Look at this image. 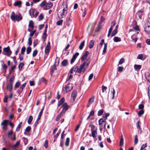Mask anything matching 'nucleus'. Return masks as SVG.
<instances>
[{"label":"nucleus","mask_w":150,"mask_h":150,"mask_svg":"<svg viewBox=\"0 0 150 150\" xmlns=\"http://www.w3.org/2000/svg\"><path fill=\"white\" fill-rule=\"evenodd\" d=\"M86 62H84L81 64L79 68L78 67V73L83 74L86 71V68H87L90 63V58L86 59Z\"/></svg>","instance_id":"1"},{"label":"nucleus","mask_w":150,"mask_h":150,"mask_svg":"<svg viewBox=\"0 0 150 150\" xmlns=\"http://www.w3.org/2000/svg\"><path fill=\"white\" fill-rule=\"evenodd\" d=\"M63 8L58 13V17L60 18L64 17L67 14V6L66 4L63 5Z\"/></svg>","instance_id":"2"},{"label":"nucleus","mask_w":150,"mask_h":150,"mask_svg":"<svg viewBox=\"0 0 150 150\" xmlns=\"http://www.w3.org/2000/svg\"><path fill=\"white\" fill-rule=\"evenodd\" d=\"M11 18L12 21H14L16 20L19 21L22 19V17L21 14L16 15L14 11H12L11 16Z\"/></svg>","instance_id":"3"},{"label":"nucleus","mask_w":150,"mask_h":150,"mask_svg":"<svg viewBox=\"0 0 150 150\" xmlns=\"http://www.w3.org/2000/svg\"><path fill=\"white\" fill-rule=\"evenodd\" d=\"M144 30L146 34L149 35H150V18H149L148 19L145 24Z\"/></svg>","instance_id":"4"},{"label":"nucleus","mask_w":150,"mask_h":150,"mask_svg":"<svg viewBox=\"0 0 150 150\" xmlns=\"http://www.w3.org/2000/svg\"><path fill=\"white\" fill-rule=\"evenodd\" d=\"M2 53L4 55L10 57L12 53V51L10 49V47L8 46L7 47L4 48Z\"/></svg>","instance_id":"5"},{"label":"nucleus","mask_w":150,"mask_h":150,"mask_svg":"<svg viewBox=\"0 0 150 150\" xmlns=\"http://www.w3.org/2000/svg\"><path fill=\"white\" fill-rule=\"evenodd\" d=\"M59 58L57 57L55 60V62L54 64L53 65L51 71V75H52L53 73L54 72V71L55 70L57 69L56 67L57 66V65H58V64H59Z\"/></svg>","instance_id":"6"},{"label":"nucleus","mask_w":150,"mask_h":150,"mask_svg":"<svg viewBox=\"0 0 150 150\" xmlns=\"http://www.w3.org/2000/svg\"><path fill=\"white\" fill-rule=\"evenodd\" d=\"M73 86L71 83L68 84L65 87V90H64L65 93H67L71 91L73 88Z\"/></svg>","instance_id":"7"},{"label":"nucleus","mask_w":150,"mask_h":150,"mask_svg":"<svg viewBox=\"0 0 150 150\" xmlns=\"http://www.w3.org/2000/svg\"><path fill=\"white\" fill-rule=\"evenodd\" d=\"M29 14L32 18L33 17H35L36 18L38 14V12L36 10L33 9L32 11V15L31 12L30 10L29 11Z\"/></svg>","instance_id":"8"},{"label":"nucleus","mask_w":150,"mask_h":150,"mask_svg":"<svg viewBox=\"0 0 150 150\" xmlns=\"http://www.w3.org/2000/svg\"><path fill=\"white\" fill-rule=\"evenodd\" d=\"M69 107V106L67 105L66 103H64L62 106V108H63L61 112L63 114H64Z\"/></svg>","instance_id":"9"},{"label":"nucleus","mask_w":150,"mask_h":150,"mask_svg":"<svg viewBox=\"0 0 150 150\" xmlns=\"http://www.w3.org/2000/svg\"><path fill=\"white\" fill-rule=\"evenodd\" d=\"M8 121V120H4L1 123V125H2V129L4 130H6L7 129V125Z\"/></svg>","instance_id":"10"},{"label":"nucleus","mask_w":150,"mask_h":150,"mask_svg":"<svg viewBox=\"0 0 150 150\" xmlns=\"http://www.w3.org/2000/svg\"><path fill=\"white\" fill-rule=\"evenodd\" d=\"M50 49V42H48L45 48V53L46 54H48L49 52Z\"/></svg>","instance_id":"11"},{"label":"nucleus","mask_w":150,"mask_h":150,"mask_svg":"<svg viewBox=\"0 0 150 150\" xmlns=\"http://www.w3.org/2000/svg\"><path fill=\"white\" fill-rule=\"evenodd\" d=\"M79 54L78 52H76L75 54L73 56L72 58L70 63L71 64H72L74 62L75 60H76L77 57L79 55Z\"/></svg>","instance_id":"12"},{"label":"nucleus","mask_w":150,"mask_h":150,"mask_svg":"<svg viewBox=\"0 0 150 150\" xmlns=\"http://www.w3.org/2000/svg\"><path fill=\"white\" fill-rule=\"evenodd\" d=\"M76 96V90H74L72 92L71 95V98H72L73 102L75 100Z\"/></svg>","instance_id":"13"},{"label":"nucleus","mask_w":150,"mask_h":150,"mask_svg":"<svg viewBox=\"0 0 150 150\" xmlns=\"http://www.w3.org/2000/svg\"><path fill=\"white\" fill-rule=\"evenodd\" d=\"M6 89L10 92L13 89V83H10L8 84L6 86Z\"/></svg>","instance_id":"14"},{"label":"nucleus","mask_w":150,"mask_h":150,"mask_svg":"<svg viewBox=\"0 0 150 150\" xmlns=\"http://www.w3.org/2000/svg\"><path fill=\"white\" fill-rule=\"evenodd\" d=\"M91 131V135L93 137L94 139H95L97 136V132L96 130H93Z\"/></svg>","instance_id":"15"},{"label":"nucleus","mask_w":150,"mask_h":150,"mask_svg":"<svg viewBox=\"0 0 150 150\" xmlns=\"http://www.w3.org/2000/svg\"><path fill=\"white\" fill-rule=\"evenodd\" d=\"M89 52L88 51H86L85 52L82 57L81 58V60L82 61H83L85 59L87 56Z\"/></svg>","instance_id":"16"},{"label":"nucleus","mask_w":150,"mask_h":150,"mask_svg":"<svg viewBox=\"0 0 150 150\" xmlns=\"http://www.w3.org/2000/svg\"><path fill=\"white\" fill-rule=\"evenodd\" d=\"M145 77L147 79V81L150 83V74L149 72H147L145 73Z\"/></svg>","instance_id":"17"},{"label":"nucleus","mask_w":150,"mask_h":150,"mask_svg":"<svg viewBox=\"0 0 150 150\" xmlns=\"http://www.w3.org/2000/svg\"><path fill=\"white\" fill-rule=\"evenodd\" d=\"M52 6V4L51 2H49L46 5V9H49L51 8Z\"/></svg>","instance_id":"18"},{"label":"nucleus","mask_w":150,"mask_h":150,"mask_svg":"<svg viewBox=\"0 0 150 150\" xmlns=\"http://www.w3.org/2000/svg\"><path fill=\"white\" fill-rule=\"evenodd\" d=\"M21 1H17L15 2L14 5L16 6H18L19 7H21Z\"/></svg>","instance_id":"19"},{"label":"nucleus","mask_w":150,"mask_h":150,"mask_svg":"<svg viewBox=\"0 0 150 150\" xmlns=\"http://www.w3.org/2000/svg\"><path fill=\"white\" fill-rule=\"evenodd\" d=\"M137 14L138 15L139 18L141 19H142V16L143 15V12L141 10H139L137 13Z\"/></svg>","instance_id":"20"},{"label":"nucleus","mask_w":150,"mask_h":150,"mask_svg":"<svg viewBox=\"0 0 150 150\" xmlns=\"http://www.w3.org/2000/svg\"><path fill=\"white\" fill-rule=\"evenodd\" d=\"M134 67L135 70L137 71L141 69V66L139 65L135 64L134 65Z\"/></svg>","instance_id":"21"},{"label":"nucleus","mask_w":150,"mask_h":150,"mask_svg":"<svg viewBox=\"0 0 150 150\" xmlns=\"http://www.w3.org/2000/svg\"><path fill=\"white\" fill-rule=\"evenodd\" d=\"M113 40L115 42H120L121 40V38L117 37H115L113 39Z\"/></svg>","instance_id":"22"},{"label":"nucleus","mask_w":150,"mask_h":150,"mask_svg":"<svg viewBox=\"0 0 150 150\" xmlns=\"http://www.w3.org/2000/svg\"><path fill=\"white\" fill-rule=\"evenodd\" d=\"M85 42V41H83L81 43L79 47L80 50H81L83 48Z\"/></svg>","instance_id":"23"},{"label":"nucleus","mask_w":150,"mask_h":150,"mask_svg":"<svg viewBox=\"0 0 150 150\" xmlns=\"http://www.w3.org/2000/svg\"><path fill=\"white\" fill-rule=\"evenodd\" d=\"M63 114L62 112H60L59 113L58 115H57L56 117V121H58L60 119L61 117L63 115Z\"/></svg>","instance_id":"24"},{"label":"nucleus","mask_w":150,"mask_h":150,"mask_svg":"<svg viewBox=\"0 0 150 150\" xmlns=\"http://www.w3.org/2000/svg\"><path fill=\"white\" fill-rule=\"evenodd\" d=\"M68 64V60L67 59L64 60L62 62V64L63 66H66Z\"/></svg>","instance_id":"25"},{"label":"nucleus","mask_w":150,"mask_h":150,"mask_svg":"<svg viewBox=\"0 0 150 150\" xmlns=\"http://www.w3.org/2000/svg\"><path fill=\"white\" fill-rule=\"evenodd\" d=\"M65 101V99L64 98H62L60 101L59 102L58 104V106H59L62 104Z\"/></svg>","instance_id":"26"},{"label":"nucleus","mask_w":150,"mask_h":150,"mask_svg":"<svg viewBox=\"0 0 150 150\" xmlns=\"http://www.w3.org/2000/svg\"><path fill=\"white\" fill-rule=\"evenodd\" d=\"M94 42L93 40H91L90 41L89 44V48L90 49L92 48L94 45Z\"/></svg>","instance_id":"27"},{"label":"nucleus","mask_w":150,"mask_h":150,"mask_svg":"<svg viewBox=\"0 0 150 150\" xmlns=\"http://www.w3.org/2000/svg\"><path fill=\"white\" fill-rule=\"evenodd\" d=\"M89 127H90L91 128V131H92V130H97V129L96 128L95 126H94V125H93L92 124H90L89 125Z\"/></svg>","instance_id":"28"},{"label":"nucleus","mask_w":150,"mask_h":150,"mask_svg":"<svg viewBox=\"0 0 150 150\" xmlns=\"http://www.w3.org/2000/svg\"><path fill=\"white\" fill-rule=\"evenodd\" d=\"M117 30H116L114 29L112 32L111 34V37L114 36L115 35H116V34L117 33Z\"/></svg>","instance_id":"29"},{"label":"nucleus","mask_w":150,"mask_h":150,"mask_svg":"<svg viewBox=\"0 0 150 150\" xmlns=\"http://www.w3.org/2000/svg\"><path fill=\"white\" fill-rule=\"evenodd\" d=\"M124 143L123 138L122 135L120 142V146H121L123 145Z\"/></svg>","instance_id":"30"},{"label":"nucleus","mask_w":150,"mask_h":150,"mask_svg":"<svg viewBox=\"0 0 150 150\" xmlns=\"http://www.w3.org/2000/svg\"><path fill=\"white\" fill-rule=\"evenodd\" d=\"M33 120V116L31 115L30 116L28 119V122L29 124H30L32 122Z\"/></svg>","instance_id":"31"},{"label":"nucleus","mask_w":150,"mask_h":150,"mask_svg":"<svg viewBox=\"0 0 150 150\" xmlns=\"http://www.w3.org/2000/svg\"><path fill=\"white\" fill-rule=\"evenodd\" d=\"M103 109L99 110H98V116H100L101 115L103 114Z\"/></svg>","instance_id":"32"},{"label":"nucleus","mask_w":150,"mask_h":150,"mask_svg":"<svg viewBox=\"0 0 150 150\" xmlns=\"http://www.w3.org/2000/svg\"><path fill=\"white\" fill-rule=\"evenodd\" d=\"M28 26L32 28H33L34 27L33 22L31 20L29 21Z\"/></svg>","instance_id":"33"},{"label":"nucleus","mask_w":150,"mask_h":150,"mask_svg":"<svg viewBox=\"0 0 150 150\" xmlns=\"http://www.w3.org/2000/svg\"><path fill=\"white\" fill-rule=\"evenodd\" d=\"M24 65V64L23 63H21L18 66V68L21 71L22 69V68Z\"/></svg>","instance_id":"34"},{"label":"nucleus","mask_w":150,"mask_h":150,"mask_svg":"<svg viewBox=\"0 0 150 150\" xmlns=\"http://www.w3.org/2000/svg\"><path fill=\"white\" fill-rule=\"evenodd\" d=\"M110 114L109 113H105L103 115V117L104 120H105L107 119V117L109 116Z\"/></svg>","instance_id":"35"},{"label":"nucleus","mask_w":150,"mask_h":150,"mask_svg":"<svg viewBox=\"0 0 150 150\" xmlns=\"http://www.w3.org/2000/svg\"><path fill=\"white\" fill-rule=\"evenodd\" d=\"M107 43L104 44V47L103 49V53H105L106 52V50L107 49Z\"/></svg>","instance_id":"36"},{"label":"nucleus","mask_w":150,"mask_h":150,"mask_svg":"<svg viewBox=\"0 0 150 150\" xmlns=\"http://www.w3.org/2000/svg\"><path fill=\"white\" fill-rule=\"evenodd\" d=\"M20 142L19 141H18L16 144L13 145V147L14 148L16 147H18L20 145Z\"/></svg>","instance_id":"37"},{"label":"nucleus","mask_w":150,"mask_h":150,"mask_svg":"<svg viewBox=\"0 0 150 150\" xmlns=\"http://www.w3.org/2000/svg\"><path fill=\"white\" fill-rule=\"evenodd\" d=\"M22 123V122H21L18 125L16 130L17 132H18L19 131Z\"/></svg>","instance_id":"38"},{"label":"nucleus","mask_w":150,"mask_h":150,"mask_svg":"<svg viewBox=\"0 0 150 150\" xmlns=\"http://www.w3.org/2000/svg\"><path fill=\"white\" fill-rule=\"evenodd\" d=\"M46 32L47 30L46 29H45L44 31V33L43 34L42 38L43 39H45L46 38L47 36Z\"/></svg>","instance_id":"39"},{"label":"nucleus","mask_w":150,"mask_h":150,"mask_svg":"<svg viewBox=\"0 0 150 150\" xmlns=\"http://www.w3.org/2000/svg\"><path fill=\"white\" fill-rule=\"evenodd\" d=\"M70 139L69 138H67L65 142V145L66 146H67L69 145Z\"/></svg>","instance_id":"40"},{"label":"nucleus","mask_w":150,"mask_h":150,"mask_svg":"<svg viewBox=\"0 0 150 150\" xmlns=\"http://www.w3.org/2000/svg\"><path fill=\"white\" fill-rule=\"evenodd\" d=\"M125 62V59L124 58H122L120 59L119 62L118 64V67L119 65H120L122 64Z\"/></svg>","instance_id":"41"},{"label":"nucleus","mask_w":150,"mask_h":150,"mask_svg":"<svg viewBox=\"0 0 150 150\" xmlns=\"http://www.w3.org/2000/svg\"><path fill=\"white\" fill-rule=\"evenodd\" d=\"M31 51V48L30 46L28 47L27 49L26 53L28 54H29Z\"/></svg>","instance_id":"42"},{"label":"nucleus","mask_w":150,"mask_h":150,"mask_svg":"<svg viewBox=\"0 0 150 150\" xmlns=\"http://www.w3.org/2000/svg\"><path fill=\"white\" fill-rule=\"evenodd\" d=\"M25 46H23L21 48V53L23 54L25 50Z\"/></svg>","instance_id":"43"},{"label":"nucleus","mask_w":150,"mask_h":150,"mask_svg":"<svg viewBox=\"0 0 150 150\" xmlns=\"http://www.w3.org/2000/svg\"><path fill=\"white\" fill-rule=\"evenodd\" d=\"M63 21L62 20L58 21L56 23V24L57 25H61Z\"/></svg>","instance_id":"44"},{"label":"nucleus","mask_w":150,"mask_h":150,"mask_svg":"<svg viewBox=\"0 0 150 150\" xmlns=\"http://www.w3.org/2000/svg\"><path fill=\"white\" fill-rule=\"evenodd\" d=\"M144 110H140L138 112V115L139 116H140L144 114Z\"/></svg>","instance_id":"45"},{"label":"nucleus","mask_w":150,"mask_h":150,"mask_svg":"<svg viewBox=\"0 0 150 150\" xmlns=\"http://www.w3.org/2000/svg\"><path fill=\"white\" fill-rule=\"evenodd\" d=\"M134 144L136 145L138 143V140L137 135H136L134 137Z\"/></svg>","instance_id":"46"},{"label":"nucleus","mask_w":150,"mask_h":150,"mask_svg":"<svg viewBox=\"0 0 150 150\" xmlns=\"http://www.w3.org/2000/svg\"><path fill=\"white\" fill-rule=\"evenodd\" d=\"M48 142L47 140H46L45 142L44 146L45 148L47 149L48 147Z\"/></svg>","instance_id":"47"},{"label":"nucleus","mask_w":150,"mask_h":150,"mask_svg":"<svg viewBox=\"0 0 150 150\" xmlns=\"http://www.w3.org/2000/svg\"><path fill=\"white\" fill-rule=\"evenodd\" d=\"M94 96H93V98H90L88 102L90 103H92L94 101Z\"/></svg>","instance_id":"48"},{"label":"nucleus","mask_w":150,"mask_h":150,"mask_svg":"<svg viewBox=\"0 0 150 150\" xmlns=\"http://www.w3.org/2000/svg\"><path fill=\"white\" fill-rule=\"evenodd\" d=\"M143 57V55L142 54H139L137 57L138 59H142Z\"/></svg>","instance_id":"49"},{"label":"nucleus","mask_w":150,"mask_h":150,"mask_svg":"<svg viewBox=\"0 0 150 150\" xmlns=\"http://www.w3.org/2000/svg\"><path fill=\"white\" fill-rule=\"evenodd\" d=\"M104 122V121H103V119H100L98 121L99 125H102L103 123Z\"/></svg>","instance_id":"50"},{"label":"nucleus","mask_w":150,"mask_h":150,"mask_svg":"<svg viewBox=\"0 0 150 150\" xmlns=\"http://www.w3.org/2000/svg\"><path fill=\"white\" fill-rule=\"evenodd\" d=\"M28 45L30 46L32 44V38L30 37L28 39Z\"/></svg>","instance_id":"51"},{"label":"nucleus","mask_w":150,"mask_h":150,"mask_svg":"<svg viewBox=\"0 0 150 150\" xmlns=\"http://www.w3.org/2000/svg\"><path fill=\"white\" fill-rule=\"evenodd\" d=\"M14 76H11L10 79V83H13L14 81Z\"/></svg>","instance_id":"52"},{"label":"nucleus","mask_w":150,"mask_h":150,"mask_svg":"<svg viewBox=\"0 0 150 150\" xmlns=\"http://www.w3.org/2000/svg\"><path fill=\"white\" fill-rule=\"evenodd\" d=\"M123 69L124 68L123 67H118V71L119 72H121L123 71Z\"/></svg>","instance_id":"53"},{"label":"nucleus","mask_w":150,"mask_h":150,"mask_svg":"<svg viewBox=\"0 0 150 150\" xmlns=\"http://www.w3.org/2000/svg\"><path fill=\"white\" fill-rule=\"evenodd\" d=\"M37 53H38V51L37 50H34L33 52V57H35L36 55L37 54Z\"/></svg>","instance_id":"54"},{"label":"nucleus","mask_w":150,"mask_h":150,"mask_svg":"<svg viewBox=\"0 0 150 150\" xmlns=\"http://www.w3.org/2000/svg\"><path fill=\"white\" fill-rule=\"evenodd\" d=\"M105 19L103 16H101L100 18V20L99 23V24H102L103 21Z\"/></svg>","instance_id":"55"},{"label":"nucleus","mask_w":150,"mask_h":150,"mask_svg":"<svg viewBox=\"0 0 150 150\" xmlns=\"http://www.w3.org/2000/svg\"><path fill=\"white\" fill-rule=\"evenodd\" d=\"M73 69H74V71L75 72L78 73V66H76L75 67V68H73Z\"/></svg>","instance_id":"56"},{"label":"nucleus","mask_w":150,"mask_h":150,"mask_svg":"<svg viewBox=\"0 0 150 150\" xmlns=\"http://www.w3.org/2000/svg\"><path fill=\"white\" fill-rule=\"evenodd\" d=\"M46 1H43L41 2L40 5V6L42 7L44 6L45 5H46Z\"/></svg>","instance_id":"57"},{"label":"nucleus","mask_w":150,"mask_h":150,"mask_svg":"<svg viewBox=\"0 0 150 150\" xmlns=\"http://www.w3.org/2000/svg\"><path fill=\"white\" fill-rule=\"evenodd\" d=\"M31 129V127L28 126L25 129V131L26 132H28L30 131Z\"/></svg>","instance_id":"58"},{"label":"nucleus","mask_w":150,"mask_h":150,"mask_svg":"<svg viewBox=\"0 0 150 150\" xmlns=\"http://www.w3.org/2000/svg\"><path fill=\"white\" fill-rule=\"evenodd\" d=\"M13 134V132L11 131H9L8 133V138H10V135H11Z\"/></svg>","instance_id":"59"},{"label":"nucleus","mask_w":150,"mask_h":150,"mask_svg":"<svg viewBox=\"0 0 150 150\" xmlns=\"http://www.w3.org/2000/svg\"><path fill=\"white\" fill-rule=\"evenodd\" d=\"M102 92L104 93L106 91L107 87L104 86H103L102 87Z\"/></svg>","instance_id":"60"},{"label":"nucleus","mask_w":150,"mask_h":150,"mask_svg":"<svg viewBox=\"0 0 150 150\" xmlns=\"http://www.w3.org/2000/svg\"><path fill=\"white\" fill-rule=\"evenodd\" d=\"M44 18V16L43 14H41L39 16V20H42Z\"/></svg>","instance_id":"61"},{"label":"nucleus","mask_w":150,"mask_h":150,"mask_svg":"<svg viewBox=\"0 0 150 150\" xmlns=\"http://www.w3.org/2000/svg\"><path fill=\"white\" fill-rule=\"evenodd\" d=\"M146 146L147 144L146 143L145 144H143L141 147L140 149L141 150H143V149H144L145 147H146Z\"/></svg>","instance_id":"62"},{"label":"nucleus","mask_w":150,"mask_h":150,"mask_svg":"<svg viewBox=\"0 0 150 150\" xmlns=\"http://www.w3.org/2000/svg\"><path fill=\"white\" fill-rule=\"evenodd\" d=\"M26 85V83H24L20 87V88L22 90L25 88V86Z\"/></svg>","instance_id":"63"},{"label":"nucleus","mask_w":150,"mask_h":150,"mask_svg":"<svg viewBox=\"0 0 150 150\" xmlns=\"http://www.w3.org/2000/svg\"><path fill=\"white\" fill-rule=\"evenodd\" d=\"M20 85V83L19 82H17L15 84V88H18Z\"/></svg>","instance_id":"64"}]
</instances>
